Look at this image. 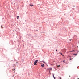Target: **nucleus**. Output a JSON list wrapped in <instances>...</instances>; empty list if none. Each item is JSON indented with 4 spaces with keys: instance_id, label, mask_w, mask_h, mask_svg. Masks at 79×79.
<instances>
[{
    "instance_id": "f257e3e1",
    "label": "nucleus",
    "mask_w": 79,
    "mask_h": 79,
    "mask_svg": "<svg viewBox=\"0 0 79 79\" xmlns=\"http://www.w3.org/2000/svg\"><path fill=\"white\" fill-rule=\"evenodd\" d=\"M38 60H37L36 61H35L34 62V65H37V63L38 62Z\"/></svg>"
},
{
    "instance_id": "f03ea898",
    "label": "nucleus",
    "mask_w": 79,
    "mask_h": 79,
    "mask_svg": "<svg viewBox=\"0 0 79 79\" xmlns=\"http://www.w3.org/2000/svg\"><path fill=\"white\" fill-rule=\"evenodd\" d=\"M41 67H42V68H44V66H45V65H44V64H43L42 65H41Z\"/></svg>"
},
{
    "instance_id": "7ed1b4c3",
    "label": "nucleus",
    "mask_w": 79,
    "mask_h": 79,
    "mask_svg": "<svg viewBox=\"0 0 79 79\" xmlns=\"http://www.w3.org/2000/svg\"><path fill=\"white\" fill-rule=\"evenodd\" d=\"M48 70H52V68H49L48 69Z\"/></svg>"
},
{
    "instance_id": "20e7f679",
    "label": "nucleus",
    "mask_w": 79,
    "mask_h": 79,
    "mask_svg": "<svg viewBox=\"0 0 79 79\" xmlns=\"http://www.w3.org/2000/svg\"><path fill=\"white\" fill-rule=\"evenodd\" d=\"M77 54H73V55H77Z\"/></svg>"
},
{
    "instance_id": "39448f33",
    "label": "nucleus",
    "mask_w": 79,
    "mask_h": 79,
    "mask_svg": "<svg viewBox=\"0 0 79 79\" xmlns=\"http://www.w3.org/2000/svg\"><path fill=\"white\" fill-rule=\"evenodd\" d=\"M30 6H34V5H30Z\"/></svg>"
},
{
    "instance_id": "423d86ee",
    "label": "nucleus",
    "mask_w": 79,
    "mask_h": 79,
    "mask_svg": "<svg viewBox=\"0 0 79 79\" xmlns=\"http://www.w3.org/2000/svg\"><path fill=\"white\" fill-rule=\"evenodd\" d=\"M53 77L54 78V77H55L54 76V74H53Z\"/></svg>"
},
{
    "instance_id": "0eeeda50",
    "label": "nucleus",
    "mask_w": 79,
    "mask_h": 79,
    "mask_svg": "<svg viewBox=\"0 0 79 79\" xmlns=\"http://www.w3.org/2000/svg\"><path fill=\"white\" fill-rule=\"evenodd\" d=\"M18 18H19V16H17V19H18Z\"/></svg>"
},
{
    "instance_id": "6e6552de",
    "label": "nucleus",
    "mask_w": 79,
    "mask_h": 79,
    "mask_svg": "<svg viewBox=\"0 0 79 79\" xmlns=\"http://www.w3.org/2000/svg\"><path fill=\"white\" fill-rule=\"evenodd\" d=\"M1 27L2 28V29L3 28V26H1Z\"/></svg>"
},
{
    "instance_id": "1a4fd4ad",
    "label": "nucleus",
    "mask_w": 79,
    "mask_h": 79,
    "mask_svg": "<svg viewBox=\"0 0 79 79\" xmlns=\"http://www.w3.org/2000/svg\"><path fill=\"white\" fill-rule=\"evenodd\" d=\"M70 52H74V50H73V51H70Z\"/></svg>"
},
{
    "instance_id": "9d476101",
    "label": "nucleus",
    "mask_w": 79,
    "mask_h": 79,
    "mask_svg": "<svg viewBox=\"0 0 79 79\" xmlns=\"http://www.w3.org/2000/svg\"><path fill=\"white\" fill-rule=\"evenodd\" d=\"M60 65H58L57 67H60Z\"/></svg>"
},
{
    "instance_id": "9b49d317",
    "label": "nucleus",
    "mask_w": 79,
    "mask_h": 79,
    "mask_svg": "<svg viewBox=\"0 0 79 79\" xmlns=\"http://www.w3.org/2000/svg\"><path fill=\"white\" fill-rule=\"evenodd\" d=\"M65 61L64 60V61H63V62L64 63H65Z\"/></svg>"
},
{
    "instance_id": "f8f14e48",
    "label": "nucleus",
    "mask_w": 79,
    "mask_h": 79,
    "mask_svg": "<svg viewBox=\"0 0 79 79\" xmlns=\"http://www.w3.org/2000/svg\"><path fill=\"white\" fill-rule=\"evenodd\" d=\"M43 62L44 63H45V62H44V61H43Z\"/></svg>"
},
{
    "instance_id": "ddd939ff",
    "label": "nucleus",
    "mask_w": 79,
    "mask_h": 79,
    "mask_svg": "<svg viewBox=\"0 0 79 79\" xmlns=\"http://www.w3.org/2000/svg\"><path fill=\"white\" fill-rule=\"evenodd\" d=\"M60 79H61V77H60Z\"/></svg>"
},
{
    "instance_id": "4468645a",
    "label": "nucleus",
    "mask_w": 79,
    "mask_h": 79,
    "mask_svg": "<svg viewBox=\"0 0 79 79\" xmlns=\"http://www.w3.org/2000/svg\"><path fill=\"white\" fill-rule=\"evenodd\" d=\"M70 60H71V58H70Z\"/></svg>"
},
{
    "instance_id": "2eb2a0df",
    "label": "nucleus",
    "mask_w": 79,
    "mask_h": 79,
    "mask_svg": "<svg viewBox=\"0 0 79 79\" xmlns=\"http://www.w3.org/2000/svg\"><path fill=\"white\" fill-rule=\"evenodd\" d=\"M61 54L62 55H63V54L62 53H61Z\"/></svg>"
},
{
    "instance_id": "dca6fc26",
    "label": "nucleus",
    "mask_w": 79,
    "mask_h": 79,
    "mask_svg": "<svg viewBox=\"0 0 79 79\" xmlns=\"http://www.w3.org/2000/svg\"><path fill=\"white\" fill-rule=\"evenodd\" d=\"M67 53H69V52H67Z\"/></svg>"
},
{
    "instance_id": "f3484780",
    "label": "nucleus",
    "mask_w": 79,
    "mask_h": 79,
    "mask_svg": "<svg viewBox=\"0 0 79 79\" xmlns=\"http://www.w3.org/2000/svg\"><path fill=\"white\" fill-rule=\"evenodd\" d=\"M54 79H55V77H54Z\"/></svg>"
},
{
    "instance_id": "a211bd4d",
    "label": "nucleus",
    "mask_w": 79,
    "mask_h": 79,
    "mask_svg": "<svg viewBox=\"0 0 79 79\" xmlns=\"http://www.w3.org/2000/svg\"><path fill=\"white\" fill-rule=\"evenodd\" d=\"M59 53H60V54H61V53H60V52Z\"/></svg>"
},
{
    "instance_id": "6ab92c4d",
    "label": "nucleus",
    "mask_w": 79,
    "mask_h": 79,
    "mask_svg": "<svg viewBox=\"0 0 79 79\" xmlns=\"http://www.w3.org/2000/svg\"><path fill=\"white\" fill-rule=\"evenodd\" d=\"M14 71H15V69H14Z\"/></svg>"
},
{
    "instance_id": "aec40b11",
    "label": "nucleus",
    "mask_w": 79,
    "mask_h": 79,
    "mask_svg": "<svg viewBox=\"0 0 79 79\" xmlns=\"http://www.w3.org/2000/svg\"><path fill=\"white\" fill-rule=\"evenodd\" d=\"M57 51V49H56V51Z\"/></svg>"
},
{
    "instance_id": "412c9836",
    "label": "nucleus",
    "mask_w": 79,
    "mask_h": 79,
    "mask_svg": "<svg viewBox=\"0 0 79 79\" xmlns=\"http://www.w3.org/2000/svg\"><path fill=\"white\" fill-rule=\"evenodd\" d=\"M63 56H64V55H63Z\"/></svg>"
},
{
    "instance_id": "4be33fe9",
    "label": "nucleus",
    "mask_w": 79,
    "mask_h": 79,
    "mask_svg": "<svg viewBox=\"0 0 79 79\" xmlns=\"http://www.w3.org/2000/svg\"><path fill=\"white\" fill-rule=\"evenodd\" d=\"M77 79H79V78H78Z\"/></svg>"
},
{
    "instance_id": "5701e85b",
    "label": "nucleus",
    "mask_w": 79,
    "mask_h": 79,
    "mask_svg": "<svg viewBox=\"0 0 79 79\" xmlns=\"http://www.w3.org/2000/svg\"><path fill=\"white\" fill-rule=\"evenodd\" d=\"M45 69H46V68H45Z\"/></svg>"
}]
</instances>
